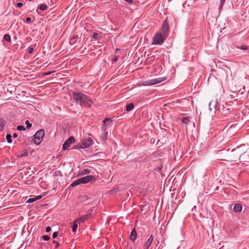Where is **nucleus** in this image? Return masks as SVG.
Here are the masks:
<instances>
[{
  "mask_svg": "<svg viewBox=\"0 0 249 249\" xmlns=\"http://www.w3.org/2000/svg\"><path fill=\"white\" fill-rule=\"evenodd\" d=\"M82 183L86 184L90 182L95 179V177L93 175H89L80 178Z\"/></svg>",
  "mask_w": 249,
  "mask_h": 249,
  "instance_id": "nucleus-9",
  "label": "nucleus"
},
{
  "mask_svg": "<svg viewBox=\"0 0 249 249\" xmlns=\"http://www.w3.org/2000/svg\"><path fill=\"white\" fill-rule=\"evenodd\" d=\"M5 124V121L2 118H0V131L4 128Z\"/></svg>",
  "mask_w": 249,
  "mask_h": 249,
  "instance_id": "nucleus-21",
  "label": "nucleus"
},
{
  "mask_svg": "<svg viewBox=\"0 0 249 249\" xmlns=\"http://www.w3.org/2000/svg\"><path fill=\"white\" fill-rule=\"evenodd\" d=\"M75 142V139L74 137H70L64 143L62 146L63 150H67L71 145Z\"/></svg>",
  "mask_w": 249,
  "mask_h": 249,
  "instance_id": "nucleus-6",
  "label": "nucleus"
},
{
  "mask_svg": "<svg viewBox=\"0 0 249 249\" xmlns=\"http://www.w3.org/2000/svg\"><path fill=\"white\" fill-rule=\"evenodd\" d=\"M77 223H75V220L73 223V224L72 226V231H73V232H75L77 230V228L78 227Z\"/></svg>",
  "mask_w": 249,
  "mask_h": 249,
  "instance_id": "nucleus-26",
  "label": "nucleus"
},
{
  "mask_svg": "<svg viewBox=\"0 0 249 249\" xmlns=\"http://www.w3.org/2000/svg\"><path fill=\"white\" fill-rule=\"evenodd\" d=\"M127 3H128L129 4H132L133 3L132 0H124Z\"/></svg>",
  "mask_w": 249,
  "mask_h": 249,
  "instance_id": "nucleus-42",
  "label": "nucleus"
},
{
  "mask_svg": "<svg viewBox=\"0 0 249 249\" xmlns=\"http://www.w3.org/2000/svg\"><path fill=\"white\" fill-rule=\"evenodd\" d=\"M119 51H120V49H116L115 51V53H117V52H118Z\"/></svg>",
  "mask_w": 249,
  "mask_h": 249,
  "instance_id": "nucleus-48",
  "label": "nucleus"
},
{
  "mask_svg": "<svg viewBox=\"0 0 249 249\" xmlns=\"http://www.w3.org/2000/svg\"><path fill=\"white\" fill-rule=\"evenodd\" d=\"M6 140L7 141V142L8 143H11L12 142V136L10 134H7L6 136Z\"/></svg>",
  "mask_w": 249,
  "mask_h": 249,
  "instance_id": "nucleus-24",
  "label": "nucleus"
},
{
  "mask_svg": "<svg viewBox=\"0 0 249 249\" xmlns=\"http://www.w3.org/2000/svg\"><path fill=\"white\" fill-rule=\"evenodd\" d=\"M127 249H132V248H131V247H129V248H127Z\"/></svg>",
  "mask_w": 249,
  "mask_h": 249,
  "instance_id": "nucleus-51",
  "label": "nucleus"
},
{
  "mask_svg": "<svg viewBox=\"0 0 249 249\" xmlns=\"http://www.w3.org/2000/svg\"><path fill=\"white\" fill-rule=\"evenodd\" d=\"M18 137V134L17 133H14L13 135V137L16 138Z\"/></svg>",
  "mask_w": 249,
  "mask_h": 249,
  "instance_id": "nucleus-45",
  "label": "nucleus"
},
{
  "mask_svg": "<svg viewBox=\"0 0 249 249\" xmlns=\"http://www.w3.org/2000/svg\"><path fill=\"white\" fill-rule=\"evenodd\" d=\"M86 147H87V146L86 145L84 142L78 143L75 145V148L83 149Z\"/></svg>",
  "mask_w": 249,
  "mask_h": 249,
  "instance_id": "nucleus-17",
  "label": "nucleus"
},
{
  "mask_svg": "<svg viewBox=\"0 0 249 249\" xmlns=\"http://www.w3.org/2000/svg\"><path fill=\"white\" fill-rule=\"evenodd\" d=\"M107 133L105 132V131H104L102 133L101 137H102V138L103 139V140H105L107 139Z\"/></svg>",
  "mask_w": 249,
  "mask_h": 249,
  "instance_id": "nucleus-30",
  "label": "nucleus"
},
{
  "mask_svg": "<svg viewBox=\"0 0 249 249\" xmlns=\"http://www.w3.org/2000/svg\"><path fill=\"white\" fill-rule=\"evenodd\" d=\"M242 207L241 205L239 204H236L234 205L233 207V211L235 212H240L242 211Z\"/></svg>",
  "mask_w": 249,
  "mask_h": 249,
  "instance_id": "nucleus-15",
  "label": "nucleus"
},
{
  "mask_svg": "<svg viewBox=\"0 0 249 249\" xmlns=\"http://www.w3.org/2000/svg\"><path fill=\"white\" fill-rule=\"evenodd\" d=\"M166 78L165 77H161L156 78L154 79L146 80L145 81L142 82L138 84L139 86H152L157 84H159L164 80Z\"/></svg>",
  "mask_w": 249,
  "mask_h": 249,
  "instance_id": "nucleus-3",
  "label": "nucleus"
},
{
  "mask_svg": "<svg viewBox=\"0 0 249 249\" xmlns=\"http://www.w3.org/2000/svg\"><path fill=\"white\" fill-rule=\"evenodd\" d=\"M51 228L50 227V226H48L46 227V232H49L51 231Z\"/></svg>",
  "mask_w": 249,
  "mask_h": 249,
  "instance_id": "nucleus-38",
  "label": "nucleus"
},
{
  "mask_svg": "<svg viewBox=\"0 0 249 249\" xmlns=\"http://www.w3.org/2000/svg\"><path fill=\"white\" fill-rule=\"evenodd\" d=\"M110 120V118H105V119L104 120V121H103V123H104V124H106V122H107V121H109Z\"/></svg>",
  "mask_w": 249,
  "mask_h": 249,
  "instance_id": "nucleus-41",
  "label": "nucleus"
},
{
  "mask_svg": "<svg viewBox=\"0 0 249 249\" xmlns=\"http://www.w3.org/2000/svg\"><path fill=\"white\" fill-rule=\"evenodd\" d=\"M51 72H48V73H45L46 75H48V74H50Z\"/></svg>",
  "mask_w": 249,
  "mask_h": 249,
  "instance_id": "nucleus-50",
  "label": "nucleus"
},
{
  "mask_svg": "<svg viewBox=\"0 0 249 249\" xmlns=\"http://www.w3.org/2000/svg\"><path fill=\"white\" fill-rule=\"evenodd\" d=\"M225 1H226V0H220V4H219V10H220L222 8V7H223Z\"/></svg>",
  "mask_w": 249,
  "mask_h": 249,
  "instance_id": "nucleus-27",
  "label": "nucleus"
},
{
  "mask_svg": "<svg viewBox=\"0 0 249 249\" xmlns=\"http://www.w3.org/2000/svg\"><path fill=\"white\" fill-rule=\"evenodd\" d=\"M90 173V170H89V169H85L81 171V175H85V174H89Z\"/></svg>",
  "mask_w": 249,
  "mask_h": 249,
  "instance_id": "nucleus-25",
  "label": "nucleus"
},
{
  "mask_svg": "<svg viewBox=\"0 0 249 249\" xmlns=\"http://www.w3.org/2000/svg\"><path fill=\"white\" fill-rule=\"evenodd\" d=\"M53 244H55V249H57L59 247L60 244L59 243H58L57 242H56L55 240H53Z\"/></svg>",
  "mask_w": 249,
  "mask_h": 249,
  "instance_id": "nucleus-34",
  "label": "nucleus"
},
{
  "mask_svg": "<svg viewBox=\"0 0 249 249\" xmlns=\"http://www.w3.org/2000/svg\"><path fill=\"white\" fill-rule=\"evenodd\" d=\"M80 184H82L80 178L76 180V181L73 182L71 184V187H74L76 186H77Z\"/></svg>",
  "mask_w": 249,
  "mask_h": 249,
  "instance_id": "nucleus-20",
  "label": "nucleus"
},
{
  "mask_svg": "<svg viewBox=\"0 0 249 249\" xmlns=\"http://www.w3.org/2000/svg\"><path fill=\"white\" fill-rule=\"evenodd\" d=\"M168 19L166 18L162 24L160 32L155 34L153 37L152 44L161 45L166 40L169 35V27Z\"/></svg>",
  "mask_w": 249,
  "mask_h": 249,
  "instance_id": "nucleus-1",
  "label": "nucleus"
},
{
  "mask_svg": "<svg viewBox=\"0 0 249 249\" xmlns=\"http://www.w3.org/2000/svg\"><path fill=\"white\" fill-rule=\"evenodd\" d=\"M78 38V36L76 35V36H73L70 39V44L71 45L74 44L75 43V42L77 41Z\"/></svg>",
  "mask_w": 249,
  "mask_h": 249,
  "instance_id": "nucleus-16",
  "label": "nucleus"
},
{
  "mask_svg": "<svg viewBox=\"0 0 249 249\" xmlns=\"http://www.w3.org/2000/svg\"><path fill=\"white\" fill-rule=\"evenodd\" d=\"M42 238L44 241H48L50 239V237L48 235H43Z\"/></svg>",
  "mask_w": 249,
  "mask_h": 249,
  "instance_id": "nucleus-33",
  "label": "nucleus"
},
{
  "mask_svg": "<svg viewBox=\"0 0 249 249\" xmlns=\"http://www.w3.org/2000/svg\"><path fill=\"white\" fill-rule=\"evenodd\" d=\"M153 241V237L151 235L143 245V249H148Z\"/></svg>",
  "mask_w": 249,
  "mask_h": 249,
  "instance_id": "nucleus-12",
  "label": "nucleus"
},
{
  "mask_svg": "<svg viewBox=\"0 0 249 249\" xmlns=\"http://www.w3.org/2000/svg\"><path fill=\"white\" fill-rule=\"evenodd\" d=\"M112 61H113L114 62H116L118 61V57H117V56H115V57L113 58Z\"/></svg>",
  "mask_w": 249,
  "mask_h": 249,
  "instance_id": "nucleus-43",
  "label": "nucleus"
},
{
  "mask_svg": "<svg viewBox=\"0 0 249 249\" xmlns=\"http://www.w3.org/2000/svg\"><path fill=\"white\" fill-rule=\"evenodd\" d=\"M219 249H225V248L224 247V246H222L221 248H220Z\"/></svg>",
  "mask_w": 249,
  "mask_h": 249,
  "instance_id": "nucleus-49",
  "label": "nucleus"
},
{
  "mask_svg": "<svg viewBox=\"0 0 249 249\" xmlns=\"http://www.w3.org/2000/svg\"><path fill=\"white\" fill-rule=\"evenodd\" d=\"M28 151L27 150H25L22 153L20 154L18 156L20 157H25L28 155Z\"/></svg>",
  "mask_w": 249,
  "mask_h": 249,
  "instance_id": "nucleus-31",
  "label": "nucleus"
},
{
  "mask_svg": "<svg viewBox=\"0 0 249 249\" xmlns=\"http://www.w3.org/2000/svg\"><path fill=\"white\" fill-rule=\"evenodd\" d=\"M38 8L41 11H44L47 9V6L45 4H41L39 5Z\"/></svg>",
  "mask_w": 249,
  "mask_h": 249,
  "instance_id": "nucleus-22",
  "label": "nucleus"
},
{
  "mask_svg": "<svg viewBox=\"0 0 249 249\" xmlns=\"http://www.w3.org/2000/svg\"><path fill=\"white\" fill-rule=\"evenodd\" d=\"M84 99L83 102L81 105V107H89L92 106L93 102L89 97L86 95L85 98H84Z\"/></svg>",
  "mask_w": 249,
  "mask_h": 249,
  "instance_id": "nucleus-8",
  "label": "nucleus"
},
{
  "mask_svg": "<svg viewBox=\"0 0 249 249\" xmlns=\"http://www.w3.org/2000/svg\"><path fill=\"white\" fill-rule=\"evenodd\" d=\"M36 201V199L35 198V197H33V198H29L27 201V203H32V202H34L35 201Z\"/></svg>",
  "mask_w": 249,
  "mask_h": 249,
  "instance_id": "nucleus-32",
  "label": "nucleus"
},
{
  "mask_svg": "<svg viewBox=\"0 0 249 249\" xmlns=\"http://www.w3.org/2000/svg\"><path fill=\"white\" fill-rule=\"evenodd\" d=\"M3 39L8 41V42H10L11 40V36L9 34H5L3 36Z\"/></svg>",
  "mask_w": 249,
  "mask_h": 249,
  "instance_id": "nucleus-23",
  "label": "nucleus"
},
{
  "mask_svg": "<svg viewBox=\"0 0 249 249\" xmlns=\"http://www.w3.org/2000/svg\"><path fill=\"white\" fill-rule=\"evenodd\" d=\"M73 99L76 103L80 104V105L83 102L84 98H85L86 95L81 92L73 91L72 92Z\"/></svg>",
  "mask_w": 249,
  "mask_h": 249,
  "instance_id": "nucleus-5",
  "label": "nucleus"
},
{
  "mask_svg": "<svg viewBox=\"0 0 249 249\" xmlns=\"http://www.w3.org/2000/svg\"><path fill=\"white\" fill-rule=\"evenodd\" d=\"M26 22L27 23H29L31 22V18L29 17H28L26 18Z\"/></svg>",
  "mask_w": 249,
  "mask_h": 249,
  "instance_id": "nucleus-40",
  "label": "nucleus"
},
{
  "mask_svg": "<svg viewBox=\"0 0 249 249\" xmlns=\"http://www.w3.org/2000/svg\"><path fill=\"white\" fill-rule=\"evenodd\" d=\"M150 142L152 143H153L155 142V139H151L150 140Z\"/></svg>",
  "mask_w": 249,
  "mask_h": 249,
  "instance_id": "nucleus-46",
  "label": "nucleus"
},
{
  "mask_svg": "<svg viewBox=\"0 0 249 249\" xmlns=\"http://www.w3.org/2000/svg\"><path fill=\"white\" fill-rule=\"evenodd\" d=\"M190 119L191 117L189 116L183 117L182 119L181 122L184 124H188L190 122Z\"/></svg>",
  "mask_w": 249,
  "mask_h": 249,
  "instance_id": "nucleus-18",
  "label": "nucleus"
},
{
  "mask_svg": "<svg viewBox=\"0 0 249 249\" xmlns=\"http://www.w3.org/2000/svg\"><path fill=\"white\" fill-rule=\"evenodd\" d=\"M34 51V48L33 47H30L29 48V50H28V53H33Z\"/></svg>",
  "mask_w": 249,
  "mask_h": 249,
  "instance_id": "nucleus-37",
  "label": "nucleus"
},
{
  "mask_svg": "<svg viewBox=\"0 0 249 249\" xmlns=\"http://www.w3.org/2000/svg\"><path fill=\"white\" fill-rule=\"evenodd\" d=\"M45 135V131L44 129H40L38 130L34 135V142L36 145L39 144L43 140V138Z\"/></svg>",
  "mask_w": 249,
  "mask_h": 249,
  "instance_id": "nucleus-4",
  "label": "nucleus"
},
{
  "mask_svg": "<svg viewBox=\"0 0 249 249\" xmlns=\"http://www.w3.org/2000/svg\"><path fill=\"white\" fill-rule=\"evenodd\" d=\"M99 37V34L97 33H94L92 35V37L94 39H98Z\"/></svg>",
  "mask_w": 249,
  "mask_h": 249,
  "instance_id": "nucleus-35",
  "label": "nucleus"
},
{
  "mask_svg": "<svg viewBox=\"0 0 249 249\" xmlns=\"http://www.w3.org/2000/svg\"><path fill=\"white\" fill-rule=\"evenodd\" d=\"M134 106L133 103L127 104L126 105V110L128 112L133 109Z\"/></svg>",
  "mask_w": 249,
  "mask_h": 249,
  "instance_id": "nucleus-19",
  "label": "nucleus"
},
{
  "mask_svg": "<svg viewBox=\"0 0 249 249\" xmlns=\"http://www.w3.org/2000/svg\"><path fill=\"white\" fill-rule=\"evenodd\" d=\"M17 6L19 8L23 6V3L22 2H18L17 3Z\"/></svg>",
  "mask_w": 249,
  "mask_h": 249,
  "instance_id": "nucleus-39",
  "label": "nucleus"
},
{
  "mask_svg": "<svg viewBox=\"0 0 249 249\" xmlns=\"http://www.w3.org/2000/svg\"><path fill=\"white\" fill-rule=\"evenodd\" d=\"M25 124H26V128L28 129L30 128L32 126V124L30 123V122L28 120L26 121Z\"/></svg>",
  "mask_w": 249,
  "mask_h": 249,
  "instance_id": "nucleus-28",
  "label": "nucleus"
},
{
  "mask_svg": "<svg viewBox=\"0 0 249 249\" xmlns=\"http://www.w3.org/2000/svg\"><path fill=\"white\" fill-rule=\"evenodd\" d=\"M84 142L86 144V145L87 146V147L93 143V140L90 137H87L84 140Z\"/></svg>",
  "mask_w": 249,
  "mask_h": 249,
  "instance_id": "nucleus-14",
  "label": "nucleus"
},
{
  "mask_svg": "<svg viewBox=\"0 0 249 249\" xmlns=\"http://www.w3.org/2000/svg\"><path fill=\"white\" fill-rule=\"evenodd\" d=\"M221 107L220 109H218V111L222 115L227 116L228 114H230V110L227 107H224L223 105H221Z\"/></svg>",
  "mask_w": 249,
  "mask_h": 249,
  "instance_id": "nucleus-10",
  "label": "nucleus"
},
{
  "mask_svg": "<svg viewBox=\"0 0 249 249\" xmlns=\"http://www.w3.org/2000/svg\"><path fill=\"white\" fill-rule=\"evenodd\" d=\"M137 233L135 229H133L130 235V239L131 241L134 242L137 238Z\"/></svg>",
  "mask_w": 249,
  "mask_h": 249,
  "instance_id": "nucleus-13",
  "label": "nucleus"
},
{
  "mask_svg": "<svg viewBox=\"0 0 249 249\" xmlns=\"http://www.w3.org/2000/svg\"><path fill=\"white\" fill-rule=\"evenodd\" d=\"M212 107L215 110L218 111V109H220L221 106L220 104L218 103L217 100L214 101H212L209 103V108L211 110H213Z\"/></svg>",
  "mask_w": 249,
  "mask_h": 249,
  "instance_id": "nucleus-7",
  "label": "nucleus"
},
{
  "mask_svg": "<svg viewBox=\"0 0 249 249\" xmlns=\"http://www.w3.org/2000/svg\"><path fill=\"white\" fill-rule=\"evenodd\" d=\"M17 129L18 131H21V130H25V128L24 126L21 125H19L17 126Z\"/></svg>",
  "mask_w": 249,
  "mask_h": 249,
  "instance_id": "nucleus-29",
  "label": "nucleus"
},
{
  "mask_svg": "<svg viewBox=\"0 0 249 249\" xmlns=\"http://www.w3.org/2000/svg\"><path fill=\"white\" fill-rule=\"evenodd\" d=\"M58 232H54L53 234V238H55L58 236Z\"/></svg>",
  "mask_w": 249,
  "mask_h": 249,
  "instance_id": "nucleus-36",
  "label": "nucleus"
},
{
  "mask_svg": "<svg viewBox=\"0 0 249 249\" xmlns=\"http://www.w3.org/2000/svg\"><path fill=\"white\" fill-rule=\"evenodd\" d=\"M91 214L90 213L85 214L81 217L78 218L75 220V223H80V222H84L90 216Z\"/></svg>",
  "mask_w": 249,
  "mask_h": 249,
  "instance_id": "nucleus-11",
  "label": "nucleus"
},
{
  "mask_svg": "<svg viewBox=\"0 0 249 249\" xmlns=\"http://www.w3.org/2000/svg\"><path fill=\"white\" fill-rule=\"evenodd\" d=\"M241 49L242 50H247V47L246 46H242L241 47Z\"/></svg>",
  "mask_w": 249,
  "mask_h": 249,
  "instance_id": "nucleus-47",
  "label": "nucleus"
},
{
  "mask_svg": "<svg viewBox=\"0 0 249 249\" xmlns=\"http://www.w3.org/2000/svg\"><path fill=\"white\" fill-rule=\"evenodd\" d=\"M242 151L240 150V147H238L236 149H234L231 151V156H234L236 155V157L234 158V160L236 161V159H238L239 156V159L241 162L245 163V162H249V152L246 151L243 154H241Z\"/></svg>",
  "mask_w": 249,
  "mask_h": 249,
  "instance_id": "nucleus-2",
  "label": "nucleus"
},
{
  "mask_svg": "<svg viewBox=\"0 0 249 249\" xmlns=\"http://www.w3.org/2000/svg\"><path fill=\"white\" fill-rule=\"evenodd\" d=\"M41 198H42V196H37L35 197L36 201L37 200L40 199Z\"/></svg>",
  "mask_w": 249,
  "mask_h": 249,
  "instance_id": "nucleus-44",
  "label": "nucleus"
}]
</instances>
